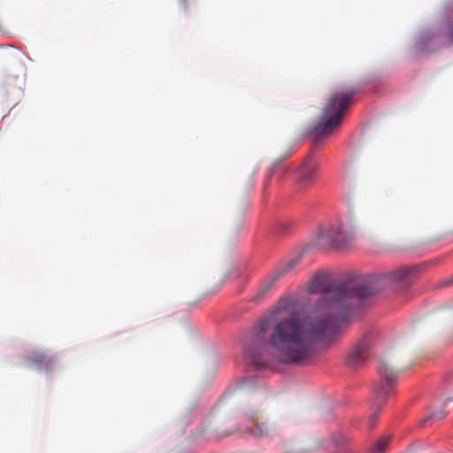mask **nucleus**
<instances>
[{
    "label": "nucleus",
    "instance_id": "nucleus-4",
    "mask_svg": "<svg viewBox=\"0 0 453 453\" xmlns=\"http://www.w3.org/2000/svg\"><path fill=\"white\" fill-rule=\"evenodd\" d=\"M453 45V21L441 24L420 33L410 47V54L420 58Z\"/></svg>",
    "mask_w": 453,
    "mask_h": 453
},
{
    "label": "nucleus",
    "instance_id": "nucleus-3",
    "mask_svg": "<svg viewBox=\"0 0 453 453\" xmlns=\"http://www.w3.org/2000/svg\"><path fill=\"white\" fill-rule=\"evenodd\" d=\"M355 94L354 88H334L331 91L323 108L320 120L313 129V134L318 140L329 136L340 127L344 114L353 103Z\"/></svg>",
    "mask_w": 453,
    "mask_h": 453
},
{
    "label": "nucleus",
    "instance_id": "nucleus-6",
    "mask_svg": "<svg viewBox=\"0 0 453 453\" xmlns=\"http://www.w3.org/2000/svg\"><path fill=\"white\" fill-rule=\"evenodd\" d=\"M378 371L381 378V382L375 390V398L377 403L382 404L393 395L396 380L402 370L393 369L392 360L384 358L381 359Z\"/></svg>",
    "mask_w": 453,
    "mask_h": 453
},
{
    "label": "nucleus",
    "instance_id": "nucleus-13",
    "mask_svg": "<svg viewBox=\"0 0 453 453\" xmlns=\"http://www.w3.org/2000/svg\"><path fill=\"white\" fill-rule=\"evenodd\" d=\"M293 151L289 150L288 152L285 153L283 157H280V159L276 160L270 170L267 173V180L271 179L273 175L276 174L279 172H283V168L281 165V162L285 159H287L288 157L292 155Z\"/></svg>",
    "mask_w": 453,
    "mask_h": 453
},
{
    "label": "nucleus",
    "instance_id": "nucleus-11",
    "mask_svg": "<svg viewBox=\"0 0 453 453\" xmlns=\"http://www.w3.org/2000/svg\"><path fill=\"white\" fill-rule=\"evenodd\" d=\"M430 322L445 324L453 320V307L443 306L434 311L428 317Z\"/></svg>",
    "mask_w": 453,
    "mask_h": 453
},
{
    "label": "nucleus",
    "instance_id": "nucleus-14",
    "mask_svg": "<svg viewBox=\"0 0 453 453\" xmlns=\"http://www.w3.org/2000/svg\"><path fill=\"white\" fill-rule=\"evenodd\" d=\"M447 416V412L441 409L438 411H434L431 413L426 418L424 419V423H427L429 421H439L443 419Z\"/></svg>",
    "mask_w": 453,
    "mask_h": 453
},
{
    "label": "nucleus",
    "instance_id": "nucleus-2",
    "mask_svg": "<svg viewBox=\"0 0 453 453\" xmlns=\"http://www.w3.org/2000/svg\"><path fill=\"white\" fill-rule=\"evenodd\" d=\"M412 273L413 269L402 268L383 275L357 279V281L350 282L342 288V296L348 297L350 303L364 301L395 284H407Z\"/></svg>",
    "mask_w": 453,
    "mask_h": 453
},
{
    "label": "nucleus",
    "instance_id": "nucleus-12",
    "mask_svg": "<svg viewBox=\"0 0 453 453\" xmlns=\"http://www.w3.org/2000/svg\"><path fill=\"white\" fill-rule=\"evenodd\" d=\"M27 359L38 367L45 366L46 368H48L53 362V357L39 351H34L30 353L27 357Z\"/></svg>",
    "mask_w": 453,
    "mask_h": 453
},
{
    "label": "nucleus",
    "instance_id": "nucleus-5",
    "mask_svg": "<svg viewBox=\"0 0 453 453\" xmlns=\"http://www.w3.org/2000/svg\"><path fill=\"white\" fill-rule=\"evenodd\" d=\"M242 419L239 426L232 431L220 432L222 436H229L236 432L246 434L251 437L273 438L280 432V426L271 419L261 420L256 406L253 403H246L241 408Z\"/></svg>",
    "mask_w": 453,
    "mask_h": 453
},
{
    "label": "nucleus",
    "instance_id": "nucleus-7",
    "mask_svg": "<svg viewBox=\"0 0 453 453\" xmlns=\"http://www.w3.org/2000/svg\"><path fill=\"white\" fill-rule=\"evenodd\" d=\"M355 238L353 231L348 227H330L319 235V242L321 244H328L336 248L347 245Z\"/></svg>",
    "mask_w": 453,
    "mask_h": 453
},
{
    "label": "nucleus",
    "instance_id": "nucleus-16",
    "mask_svg": "<svg viewBox=\"0 0 453 453\" xmlns=\"http://www.w3.org/2000/svg\"><path fill=\"white\" fill-rule=\"evenodd\" d=\"M389 438H381L376 443L373 453H384L387 446L388 445Z\"/></svg>",
    "mask_w": 453,
    "mask_h": 453
},
{
    "label": "nucleus",
    "instance_id": "nucleus-10",
    "mask_svg": "<svg viewBox=\"0 0 453 453\" xmlns=\"http://www.w3.org/2000/svg\"><path fill=\"white\" fill-rule=\"evenodd\" d=\"M298 264V259L288 262L282 269L269 275L264 282L261 284L256 298L257 300L263 298L274 286L277 280H279L284 274H286L290 269L294 268Z\"/></svg>",
    "mask_w": 453,
    "mask_h": 453
},
{
    "label": "nucleus",
    "instance_id": "nucleus-15",
    "mask_svg": "<svg viewBox=\"0 0 453 453\" xmlns=\"http://www.w3.org/2000/svg\"><path fill=\"white\" fill-rule=\"evenodd\" d=\"M395 217L399 221H406L411 219V211L408 208H403L396 213Z\"/></svg>",
    "mask_w": 453,
    "mask_h": 453
},
{
    "label": "nucleus",
    "instance_id": "nucleus-18",
    "mask_svg": "<svg viewBox=\"0 0 453 453\" xmlns=\"http://www.w3.org/2000/svg\"><path fill=\"white\" fill-rule=\"evenodd\" d=\"M375 419H376V415H373L371 418H370V421H369V425L371 427L374 426H375Z\"/></svg>",
    "mask_w": 453,
    "mask_h": 453
},
{
    "label": "nucleus",
    "instance_id": "nucleus-17",
    "mask_svg": "<svg viewBox=\"0 0 453 453\" xmlns=\"http://www.w3.org/2000/svg\"><path fill=\"white\" fill-rule=\"evenodd\" d=\"M440 285L442 288L453 286V275L441 280Z\"/></svg>",
    "mask_w": 453,
    "mask_h": 453
},
{
    "label": "nucleus",
    "instance_id": "nucleus-1",
    "mask_svg": "<svg viewBox=\"0 0 453 453\" xmlns=\"http://www.w3.org/2000/svg\"><path fill=\"white\" fill-rule=\"evenodd\" d=\"M357 279L334 285L328 273L315 274L307 285L311 294H325L323 302L306 316L298 311L299 301L288 296L252 328L244 342L246 353L257 367L272 361L282 365H303L312 356L316 343L336 333L350 311L362 301L350 303L342 296V288Z\"/></svg>",
    "mask_w": 453,
    "mask_h": 453
},
{
    "label": "nucleus",
    "instance_id": "nucleus-9",
    "mask_svg": "<svg viewBox=\"0 0 453 453\" xmlns=\"http://www.w3.org/2000/svg\"><path fill=\"white\" fill-rule=\"evenodd\" d=\"M319 165L311 156H307L298 169V180L302 188L310 187L315 180Z\"/></svg>",
    "mask_w": 453,
    "mask_h": 453
},
{
    "label": "nucleus",
    "instance_id": "nucleus-8",
    "mask_svg": "<svg viewBox=\"0 0 453 453\" xmlns=\"http://www.w3.org/2000/svg\"><path fill=\"white\" fill-rule=\"evenodd\" d=\"M372 338H363L348 354L346 363L352 368H358L368 359L372 348Z\"/></svg>",
    "mask_w": 453,
    "mask_h": 453
},
{
    "label": "nucleus",
    "instance_id": "nucleus-19",
    "mask_svg": "<svg viewBox=\"0 0 453 453\" xmlns=\"http://www.w3.org/2000/svg\"><path fill=\"white\" fill-rule=\"evenodd\" d=\"M449 401H451V399H450V398L447 399V400L444 402V405H446V404H447V403H448V402H449Z\"/></svg>",
    "mask_w": 453,
    "mask_h": 453
}]
</instances>
